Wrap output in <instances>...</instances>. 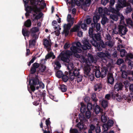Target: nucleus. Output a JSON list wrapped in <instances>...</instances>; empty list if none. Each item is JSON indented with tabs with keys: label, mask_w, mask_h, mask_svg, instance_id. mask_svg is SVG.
<instances>
[{
	"label": "nucleus",
	"mask_w": 133,
	"mask_h": 133,
	"mask_svg": "<svg viewBox=\"0 0 133 133\" xmlns=\"http://www.w3.org/2000/svg\"><path fill=\"white\" fill-rule=\"evenodd\" d=\"M71 51L69 50L63 51L61 53V59L64 62H68L69 61V58L70 56L73 54L76 57L79 58L80 56L77 52L80 53L82 50L79 48H77L76 47L73 46L70 48Z\"/></svg>",
	"instance_id": "1"
},
{
	"label": "nucleus",
	"mask_w": 133,
	"mask_h": 133,
	"mask_svg": "<svg viewBox=\"0 0 133 133\" xmlns=\"http://www.w3.org/2000/svg\"><path fill=\"white\" fill-rule=\"evenodd\" d=\"M93 30L92 28H90L88 34L90 37L92 38L90 41L92 44L95 47L97 48L98 50H101L102 49L100 47L99 44L95 39V38L98 41H100L101 40V36L99 34H93Z\"/></svg>",
	"instance_id": "2"
},
{
	"label": "nucleus",
	"mask_w": 133,
	"mask_h": 133,
	"mask_svg": "<svg viewBox=\"0 0 133 133\" xmlns=\"http://www.w3.org/2000/svg\"><path fill=\"white\" fill-rule=\"evenodd\" d=\"M66 63V65L69 70V76L71 80H73L75 78V75L78 73L79 70L76 67L74 68L72 63L70 62H65Z\"/></svg>",
	"instance_id": "3"
},
{
	"label": "nucleus",
	"mask_w": 133,
	"mask_h": 133,
	"mask_svg": "<svg viewBox=\"0 0 133 133\" xmlns=\"http://www.w3.org/2000/svg\"><path fill=\"white\" fill-rule=\"evenodd\" d=\"M74 18H71V16L68 14L67 16V20L69 23L67 24H64V25L63 31L62 32V34L65 33V36H67L69 33V30L70 29L71 25L73 24L74 22Z\"/></svg>",
	"instance_id": "4"
},
{
	"label": "nucleus",
	"mask_w": 133,
	"mask_h": 133,
	"mask_svg": "<svg viewBox=\"0 0 133 133\" xmlns=\"http://www.w3.org/2000/svg\"><path fill=\"white\" fill-rule=\"evenodd\" d=\"M97 55L101 58V61L104 63H107L108 58L110 57V54L108 52H97Z\"/></svg>",
	"instance_id": "5"
},
{
	"label": "nucleus",
	"mask_w": 133,
	"mask_h": 133,
	"mask_svg": "<svg viewBox=\"0 0 133 133\" xmlns=\"http://www.w3.org/2000/svg\"><path fill=\"white\" fill-rule=\"evenodd\" d=\"M101 73L99 70H97L95 72V76L97 78L101 77L102 78L106 75L108 69L107 67L102 66L101 68Z\"/></svg>",
	"instance_id": "6"
},
{
	"label": "nucleus",
	"mask_w": 133,
	"mask_h": 133,
	"mask_svg": "<svg viewBox=\"0 0 133 133\" xmlns=\"http://www.w3.org/2000/svg\"><path fill=\"white\" fill-rule=\"evenodd\" d=\"M126 0H118V2L117 5H116V9L118 11H119L121 8H123L124 7L129 6L130 3L127 2H125Z\"/></svg>",
	"instance_id": "7"
},
{
	"label": "nucleus",
	"mask_w": 133,
	"mask_h": 133,
	"mask_svg": "<svg viewBox=\"0 0 133 133\" xmlns=\"http://www.w3.org/2000/svg\"><path fill=\"white\" fill-rule=\"evenodd\" d=\"M33 6L32 8L30 6H27V7L25 8V11L26 12L25 14V16L26 17L28 16L29 15V14L33 11L34 13H37V12L39 11V10L37 8V6Z\"/></svg>",
	"instance_id": "8"
},
{
	"label": "nucleus",
	"mask_w": 133,
	"mask_h": 133,
	"mask_svg": "<svg viewBox=\"0 0 133 133\" xmlns=\"http://www.w3.org/2000/svg\"><path fill=\"white\" fill-rule=\"evenodd\" d=\"M90 67L85 66L84 69V76L88 77L91 81L94 79V75L90 72Z\"/></svg>",
	"instance_id": "9"
},
{
	"label": "nucleus",
	"mask_w": 133,
	"mask_h": 133,
	"mask_svg": "<svg viewBox=\"0 0 133 133\" xmlns=\"http://www.w3.org/2000/svg\"><path fill=\"white\" fill-rule=\"evenodd\" d=\"M43 0H30V3L32 5L40 6L41 8H44L46 5L45 3L42 2Z\"/></svg>",
	"instance_id": "10"
},
{
	"label": "nucleus",
	"mask_w": 133,
	"mask_h": 133,
	"mask_svg": "<svg viewBox=\"0 0 133 133\" xmlns=\"http://www.w3.org/2000/svg\"><path fill=\"white\" fill-rule=\"evenodd\" d=\"M89 41L87 38H85L82 40V43L83 45L82 48L84 50H86L89 49L91 47V45L89 43Z\"/></svg>",
	"instance_id": "11"
},
{
	"label": "nucleus",
	"mask_w": 133,
	"mask_h": 133,
	"mask_svg": "<svg viewBox=\"0 0 133 133\" xmlns=\"http://www.w3.org/2000/svg\"><path fill=\"white\" fill-rule=\"evenodd\" d=\"M38 80L37 77L35 79H30L29 82V85L30 86L31 89L34 92L35 90V88L34 85H36L37 83Z\"/></svg>",
	"instance_id": "12"
},
{
	"label": "nucleus",
	"mask_w": 133,
	"mask_h": 133,
	"mask_svg": "<svg viewBox=\"0 0 133 133\" xmlns=\"http://www.w3.org/2000/svg\"><path fill=\"white\" fill-rule=\"evenodd\" d=\"M98 12L99 14L101 15L103 14H106L107 15H109L111 14V12L109 11L108 8L107 9V8H104L103 10V8L100 7L98 8Z\"/></svg>",
	"instance_id": "13"
},
{
	"label": "nucleus",
	"mask_w": 133,
	"mask_h": 133,
	"mask_svg": "<svg viewBox=\"0 0 133 133\" xmlns=\"http://www.w3.org/2000/svg\"><path fill=\"white\" fill-rule=\"evenodd\" d=\"M61 54L58 57L57 59L55 60L54 62L52 63V64L54 65L55 69H56L58 70L61 67V65L59 63V59L60 57L61 58Z\"/></svg>",
	"instance_id": "14"
},
{
	"label": "nucleus",
	"mask_w": 133,
	"mask_h": 133,
	"mask_svg": "<svg viewBox=\"0 0 133 133\" xmlns=\"http://www.w3.org/2000/svg\"><path fill=\"white\" fill-rule=\"evenodd\" d=\"M110 92L112 97L114 99L116 98L118 101H120L122 98V96L119 95L118 94H116V92H115L114 91H110Z\"/></svg>",
	"instance_id": "15"
},
{
	"label": "nucleus",
	"mask_w": 133,
	"mask_h": 133,
	"mask_svg": "<svg viewBox=\"0 0 133 133\" xmlns=\"http://www.w3.org/2000/svg\"><path fill=\"white\" fill-rule=\"evenodd\" d=\"M44 45L46 49L48 51H49L51 49V41L48 40L46 39H44L43 41Z\"/></svg>",
	"instance_id": "16"
},
{
	"label": "nucleus",
	"mask_w": 133,
	"mask_h": 133,
	"mask_svg": "<svg viewBox=\"0 0 133 133\" xmlns=\"http://www.w3.org/2000/svg\"><path fill=\"white\" fill-rule=\"evenodd\" d=\"M119 34L121 36L125 35L128 31V30L126 27L122 25H119Z\"/></svg>",
	"instance_id": "17"
},
{
	"label": "nucleus",
	"mask_w": 133,
	"mask_h": 133,
	"mask_svg": "<svg viewBox=\"0 0 133 133\" xmlns=\"http://www.w3.org/2000/svg\"><path fill=\"white\" fill-rule=\"evenodd\" d=\"M38 29L36 27H34L32 28L31 30V36L33 38H35V39H37L38 37V36L35 34V33L38 31Z\"/></svg>",
	"instance_id": "18"
},
{
	"label": "nucleus",
	"mask_w": 133,
	"mask_h": 133,
	"mask_svg": "<svg viewBox=\"0 0 133 133\" xmlns=\"http://www.w3.org/2000/svg\"><path fill=\"white\" fill-rule=\"evenodd\" d=\"M39 7H37L39 10V11L37 12V13H34L33 14V16L34 17V18L33 19V21H35V20L36 19H38L40 18L42 16L43 14L42 13L40 12V9H43L41 8L40 6H39ZM44 8H43V9Z\"/></svg>",
	"instance_id": "19"
},
{
	"label": "nucleus",
	"mask_w": 133,
	"mask_h": 133,
	"mask_svg": "<svg viewBox=\"0 0 133 133\" xmlns=\"http://www.w3.org/2000/svg\"><path fill=\"white\" fill-rule=\"evenodd\" d=\"M39 7H37L39 10V11L37 12V13H34L33 14V16L34 17V18L33 19V21H35V20L36 19H38L40 18L42 16L43 14L42 13L40 12V9H43L41 8L40 6H39ZM44 8H43V9Z\"/></svg>",
	"instance_id": "20"
},
{
	"label": "nucleus",
	"mask_w": 133,
	"mask_h": 133,
	"mask_svg": "<svg viewBox=\"0 0 133 133\" xmlns=\"http://www.w3.org/2000/svg\"><path fill=\"white\" fill-rule=\"evenodd\" d=\"M88 61L89 62V64H87L88 65L87 66L89 67V66L91 65L90 64L91 63H96L97 61V59L95 58H94L92 55L89 54H88Z\"/></svg>",
	"instance_id": "21"
},
{
	"label": "nucleus",
	"mask_w": 133,
	"mask_h": 133,
	"mask_svg": "<svg viewBox=\"0 0 133 133\" xmlns=\"http://www.w3.org/2000/svg\"><path fill=\"white\" fill-rule=\"evenodd\" d=\"M123 47V45H119L117 48V50L119 51L120 52V54L121 57H123L125 56L127 54L125 50L124 49L121 50L120 48H122Z\"/></svg>",
	"instance_id": "22"
},
{
	"label": "nucleus",
	"mask_w": 133,
	"mask_h": 133,
	"mask_svg": "<svg viewBox=\"0 0 133 133\" xmlns=\"http://www.w3.org/2000/svg\"><path fill=\"white\" fill-rule=\"evenodd\" d=\"M111 12V14L109 15H110V17L111 19L115 21H117L118 19V17L117 15L119 14L118 12H112L111 11L109 10Z\"/></svg>",
	"instance_id": "23"
},
{
	"label": "nucleus",
	"mask_w": 133,
	"mask_h": 133,
	"mask_svg": "<svg viewBox=\"0 0 133 133\" xmlns=\"http://www.w3.org/2000/svg\"><path fill=\"white\" fill-rule=\"evenodd\" d=\"M123 87V85L121 83H117L114 86V89L112 91H115V92H116L115 91H118L122 89Z\"/></svg>",
	"instance_id": "24"
},
{
	"label": "nucleus",
	"mask_w": 133,
	"mask_h": 133,
	"mask_svg": "<svg viewBox=\"0 0 133 133\" xmlns=\"http://www.w3.org/2000/svg\"><path fill=\"white\" fill-rule=\"evenodd\" d=\"M115 3V0H110V6L108 8V9L112 12H118L117 11V10L116 9V10L114 8L112 7V6Z\"/></svg>",
	"instance_id": "25"
},
{
	"label": "nucleus",
	"mask_w": 133,
	"mask_h": 133,
	"mask_svg": "<svg viewBox=\"0 0 133 133\" xmlns=\"http://www.w3.org/2000/svg\"><path fill=\"white\" fill-rule=\"evenodd\" d=\"M39 66V64L37 63H34L31 69V74L34 73L36 71V69Z\"/></svg>",
	"instance_id": "26"
},
{
	"label": "nucleus",
	"mask_w": 133,
	"mask_h": 133,
	"mask_svg": "<svg viewBox=\"0 0 133 133\" xmlns=\"http://www.w3.org/2000/svg\"><path fill=\"white\" fill-rule=\"evenodd\" d=\"M91 0H85L81 5L82 8L85 10H86V8L90 5Z\"/></svg>",
	"instance_id": "27"
},
{
	"label": "nucleus",
	"mask_w": 133,
	"mask_h": 133,
	"mask_svg": "<svg viewBox=\"0 0 133 133\" xmlns=\"http://www.w3.org/2000/svg\"><path fill=\"white\" fill-rule=\"evenodd\" d=\"M51 57H52V58L54 59L55 58V56L54 55V53L52 52H50L46 56L45 59H42L41 60V61L44 62L45 60H46L47 59H48Z\"/></svg>",
	"instance_id": "28"
},
{
	"label": "nucleus",
	"mask_w": 133,
	"mask_h": 133,
	"mask_svg": "<svg viewBox=\"0 0 133 133\" xmlns=\"http://www.w3.org/2000/svg\"><path fill=\"white\" fill-rule=\"evenodd\" d=\"M91 27L90 28H92L93 30H96V29L97 31H99L100 30L101 28L100 24V23H98L95 25V24L92 23L91 24Z\"/></svg>",
	"instance_id": "29"
},
{
	"label": "nucleus",
	"mask_w": 133,
	"mask_h": 133,
	"mask_svg": "<svg viewBox=\"0 0 133 133\" xmlns=\"http://www.w3.org/2000/svg\"><path fill=\"white\" fill-rule=\"evenodd\" d=\"M81 23V22H79L77 25H75L71 29V31L72 32H77L79 31Z\"/></svg>",
	"instance_id": "30"
},
{
	"label": "nucleus",
	"mask_w": 133,
	"mask_h": 133,
	"mask_svg": "<svg viewBox=\"0 0 133 133\" xmlns=\"http://www.w3.org/2000/svg\"><path fill=\"white\" fill-rule=\"evenodd\" d=\"M108 79L109 83L110 84H112L113 83L114 79L112 74H109L108 75Z\"/></svg>",
	"instance_id": "31"
},
{
	"label": "nucleus",
	"mask_w": 133,
	"mask_h": 133,
	"mask_svg": "<svg viewBox=\"0 0 133 133\" xmlns=\"http://www.w3.org/2000/svg\"><path fill=\"white\" fill-rule=\"evenodd\" d=\"M101 16L102 18L101 21V23L103 25H104L108 22V19L105 17V14L101 15Z\"/></svg>",
	"instance_id": "32"
},
{
	"label": "nucleus",
	"mask_w": 133,
	"mask_h": 133,
	"mask_svg": "<svg viewBox=\"0 0 133 133\" xmlns=\"http://www.w3.org/2000/svg\"><path fill=\"white\" fill-rule=\"evenodd\" d=\"M106 113L105 112H102V116L101 119L102 121L103 122H106L107 120V118L105 116Z\"/></svg>",
	"instance_id": "33"
},
{
	"label": "nucleus",
	"mask_w": 133,
	"mask_h": 133,
	"mask_svg": "<svg viewBox=\"0 0 133 133\" xmlns=\"http://www.w3.org/2000/svg\"><path fill=\"white\" fill-rule=\"evenodd\" d=\"M76 76V80L78 82H81L82 79V76L79 74V72L75 75V78Z\"/></svg>",
	"instance_id": "34"
},
{
	"label": "nucleus",
	"mask_w": 133,
	"mask_h": 133,
	"mask_svg": "<svg viewBox=\"0 0 133 133\" xmlns=\"http://www.w3.org/2000/svg\"><path fill=\"white\" fill-rule=\"evenodd\" d=\"M102 110L98 105H96L95 109V112L96 114H98L99 112H102Z\"/></svg>",
	"instance_id": "35"
},
{
	"label": "nucleus",
	"mask_w": 133,
	"mask_h": 133,
	"mask_svg": "<svg viewBox=\"0 0 133 133\" xmlns=\"http://www.w3.org/2000/svg\"><path fill=\"white\" fill-rule=\"evenodd\" d=\"M102 88V85L100 83L96 84L94 86V90L95 91H99Z\"/></svg>",
	"instance_id": "36"
},
{
	"label": "nucleus",
	"mask_w": 133,
	"mask_h": 133,
	"mask_svg": "<svg viewBox=\"0 0 133 133\" xmlns=\"http://www.w3.org/2000/svg\"><path fill=\"white\" fill-rule=\"evenodd\" d=\"M81 107L80 109L82 113H83L85 112L86 111V106L83 103H81Z\"/></svg>",
	"instance_id": "37"
},
{
	"label": "nucleus",
	"mask_w": 133,
	"mask_h": 133,
	"mask_svg": "<svg viewBox=\"0 0 133 133\" xmlns=\"http://www.w3.org/2000/svg\"><path fill=\"white\" fill-rule=\"evenodd\" d=\"M32 39H31L29 41V46L30 47L33 46L35 45L36 42V40L37 39H35V38H33L32 37Z\"/></svg>",
	"instance_id": "38"
},
{
	"label": "nucleus",
	"mask_w": 133,
	"mask_h": 133,
	"mask_svg": "<svg viewBox=\"0 0 133 133\" xmlns=\"http://www.w3.org/2000/svg\"><path fill=\"white\" fill-rule=\"evenodd\" d=\"M100 17V15H97L93 17V21L94 23L97 22Z\"/></svg>",
	"instance_id": "39"
},
{
	"label": "nucleus",
	"mask_w": 133,
	"mask_h": 133,
	"mask_svg": "<svg viewBox=\"0 0 133 133\" xmlns=\"http://www.w3.org/2000/svg\"><path fill=\"white\" fill-rule=\"evenodd\" d=\"M100 17V15H97L93 17V21L94 23L97 22Z\"/></svg>",
	"instance_id": "40"
},
{
	"label": "nucleus",
	"mask_w": 133,
	"mask_h": 133,
	"mask_svg": "<svg viewBox=\"0 0 133 133\" xmlns=\"http://www.w3.org/2000/svg\"><path fill=\"white\" fill-rule=\"evenodd\" d=\"M113 32L115 34H117L118 33H119V26L118 27H116V25H115Z\"/></svg>",
	"instance_id": "41"
},
{
	"label": "nucleus",
	"mask_w": 133,
	"mask_h": 133,
	"mask_svg": "<svg viewBox=\"0 0 133 133\" xmlns=\"http://www.w3.org/2000/svg\"><path fill=\"white\" fill-rule=\"evenodd\" d=\"M105 45L106 46L111 48L113 46L114 43L112 41H107L105 42Z\"/></svg>",
	"instance_id": "42"
},
{
	"label": "nucleus",
	"mask_w": 133,
	"mask_h": 133,
	"mask_svg": "<svg viewBox=\"0 0 133 133\" xmlns=\"http://www.w3.org/2000/svg\"><path fill=\"white\" fill-rule=\"evenodd\" d=\"M101 102L103 108H105L107 106L108 102L107 101L103 99L101 101Z\"/></svg>",
	"instance_id": "43"
},
{
	"label": "nucleus",
	"mask_w": 133,
	"mask_h": 133,
	"mask_svg": "<svg viewBox=\"0 0 133 133\" xmlns=\"http://www.w3.org/2000/svg\"><path fill=\"white\" fill-rule=\"evenodd\" d=\"M22 34L24 36H28L29 35V32L26 29H23L22 30Z\"/></svg>",
	"instance_id": "44"
},
{
	"label": "nucleus",
	"mask_w": 133,
	"mask_h": 133,
	"mask_svg": "<svg viewBox=\"0 0 133 133\" xmlns=\"http://www.w3.org/2000/svg\"><path fill=\"white\" fill-rule=\"evenodd\" d=\"M46 68V67L44 65L41 63V66L40 67L39 71L41 72L44 71Z\"/></svg>",
	"instance_id": "45"
},
{
	"label": "nucleus",
	"mask_w": 133,
	"mask_h": 133,
	"mask_svg": "<svg viewBox=\"0 0 133 133\" xmlns=\"http://www.w3.org/2000/svg\"><path fill=\"white\" fill-rule=\"evenodd\" d=\"M31 22L29 19L27 20L24 23V25L27 27H29L31 26Z\"/></svg>",
	"instance_id": "46"
},
{
	"label": "nucleus",
	"mask_w": 133,
	"mask_h": 133,
	"mask_svg": "<svg viewBox=\"0 0 133 133\" xmlns=\"http://www.w3.org/2000/svg\"><path fill=\"white\" fill-rule=\"evenodd\" d=\"M130 4L129 6H129L127 7L125 9V12L127 14L130 12L132 11V8L130 6Z\"/></svg>",
	"instance_id": "47"
},
{
	"label": "nucleus",
	"mask_w": 133,
	"mask_h": 133,
	"mask_svg": "<svg viewBox=\"0 0 133 133\" xmlns=\"http://www.w3.org/2000/svg\"><path fill=\"white\" fill-rule=\"evenodd\" d=\"M60 88L62 92H65L66 91V87L64 85L62 84L61 85Z\"/></svg>",
	"instance_id": "48"
},
{
	"label": "nucleus",
	"mask_w": 133,
	"mask_h": 133,
	"mask_svg": "<svg viewBox=\"0 0 133 133\" xmlns=\"http://www.w3.org/2000/svg\"><path fill=\"white\" fill-rule=\"evenodd\" d=\"M68 77H69V74L68 76L63 75L62 77V79L63 81L64 82H66L68 80ZM69 78L70 79V78ZM70 80H71V79Z\"/></svg>",
	"instance_id": "49"
},
{
	"label": "nucleus",
	"mask_w": 133,
	"mask_h": 133,
	"mask_svg": "<svg viewBox=\"0 0 133 133\" xmlns=\"http://www.w3.org/2000/svg\"><path fill=\"white\" fill-rule=\"evenodd\" d=\"M56 75L59 78L62 77L63 75L62 72L60 70L57 72L56 73Z\"/></svg>",
	"instance_id": "50"
},
{
	"label": "nucleus",
	"mask_w": 133,
	"mask_h": 133,
	"mask_svg": "<svg viewBox=\"0 0 133 133\" xmlns=\"http://www.w3.org/2000/svg\"><path fill=\"white\" fill-rule=\"evenodd\" d=\"M110 127L107 123L104 124L103 125V129L104 131H107L109 128Z\"/></svg>",
	"instance_id": "51"
},
{
	"label": "nucleus",
	"mask_w": 133,
	"mask_h": 133,
	"mask_svg": "<svg viewBox=\"0 0 133 133\" xmlns=\"http://www.w3.org/2000/svg\"><path fill=\"white\" fill-rule=\"evenodd\" d=\"M91 97L93 101L95 102H96L97 101V99L96 97V94L95 93H93L91 95Z\"/></svg>",
	"instance_id": "52"
},
{
	"label": "nucleus",
	"mask_w": 133,
	"mask_h": 133,
	"mask_svg": "<svg viewBox=\"0 0 133 133\" xmlns=\"http://www.w3.org/2000/svg\"><path fill=\"white\" fill-rule=\"evenodd\" d=\"M113 124L114 122L111 119H109L108 122L107 124L109 125V127H110L113 125Z\"/></svg>",
	"instance_id": "53"
},
{
	"label": "nucleus",
	"mask_w": 133,
	"mask_h": 133,
	"mask_svg": "<svg viewBox=\"0 0 133 133\" xmlns=\"http://www.w3.org/2000/svg\"><path fill=\"white\" fill-rule=\"evenodd\" d=\"M91 112L90 111H87L85 112V116L86 117L88 118H89L91 116Z\"/></svg>",
	"instance_id": "54"
},
{
	"label": "nucleus",
	"mask_w": 133,
	"mask_h": 133,
	"mask_svg": "<svg viewBox=\"0 0 133 133\" xmlns=\"http://www.w3.org/2000/svg\"><path fill=\"white\" fill-rule=\"evenodd\" d=\"M120 70L121 72L126 71V66L125 65H123L120 68Z\"/></svg>",
	"instance_id": "55"
},
{
	"label": "nucleus",
	"mask_w": 133,
	"mask_h": 133,
	"mask_svg": "<svg viewBox=\"0 0 133 133\" xmlns=\"http://www.w3.org/2000/svg\"><path fill=\"white\" fill-rule=\"evenodd\" d=\"M57 30L55 31V34L57 36H58L60 34V30H61V28L59 27H58Z\"/></svg>",
	"instance_id": "56"
},
{
	"label": "nucleus",
	"mask_w": 133,
	"mask_h": 133,
	"mask_svg": "<svg viewBox=\"0 0 133 133\" xmlns=\"http://www.w3.org/2000/svg\"><path fill=\"white\" fill-rule=\"evenodd\" d=\"M127 23L128 25H132V22L130 18H128L126 19Z\"/></svg>",
	"instance_id": "57"
},
{
	"label": "nucleus",
	"mask_w": 133,
	"mask_h": 133,
	"mask_svg": "<svg viewBox=\"0 0 133 133\" xmlns=\"http://www.w3.org/2000/svg\"><path fill=\"white\" fill-rule=\"evenodd\" d=\"M120 23L121 24L125 25L124 22V17L122 15H120Z\"/></svg>",
	"instance_id": "58"
},
{
	"label": "nucleus",
	"mask_w": 133,
	"mask_h": 133,
	"mask_svg": "<svg viewBox=\"0 0 133 133\" xmlns=\"http://www.w3.org/2000/svg\"><path fill=\"white\" fill-rule=\"evenodd\" d=\"M128 67L131 69H132L133 67V62L131 61H129L128 63Z\"/></svg>",
	"instance_id": "59"
},
{
	"label": "nucleus",
	"mask_w": 133,
	"mask_h": 133,
	"mask_svg": "<svg viewBox=\"0 0 133 133\" xmlns=\"http://www.w3.org/2000/svg\"><path fill=\"white\" fill-rule=\"evenodd\" d=\"M52 24L53 26H55V29H58L59 26V25H58V26L57 27L56 26L57 25V23L56 21H53L52 22Z\"/></svg>",
	"instance_id": "60"
},
{
	"label": "nucleus",
	"mask_w": 133,
	"mask_h": 133,
	"mask_svg": "<svg viewBox=\"0 0 133 133\" xmlns=\"http://www.w3.org/2000/svg\"><path fill=\"white\" fill-rule=\"evenodd\" d=\"M92 105L91 103H89L88 104L87 106V109L89 110L90 111L91 110L92 108Z\"/></svg>",
	"instance_id": "61"
},
{
	"label": "nucleus",
	"mask_w": 133,
	"mask_h": 133,
	"mask_svg": "<svg viewBox=\"0 0 133 133\" xmlns=\"http://www.w3.org/2000/svg\"><path fill=\"white\" fill-rule=\"evenodd\" d=\"M122 72V77L125 78L127 77V74L126 71Z\"/></svg>",
	"instance_id": "62"
},
{
	"label": "nucleus",
	"mask_w": 133,
	"mask_h": 133,
	"mask_svg": "<svg viewBox=\"0 0 133 133\" xmlns=\"http://www.w3.org/2000/svg\"><path fill=\"white\" fill-rule=\"evenodd\" d=\"M70 133H78V131L76 129L71 128L70 130Z\"/></svg>",
	"instance_id": "63"
},
{
	"label": "nucleus",
	"mask_w": 133,
	"mask_h": 133,
	"mask_svg": "<svg viewBox=\"0 0 133 133\" xmlns=\"http://www.w3.org/2000/svg\"><path fill=\"white\" fill-rule=\"evenodd\" d=\"M123 62L124 61L122 59H118L116 63L118 65H119L123 63Z\"/></svg>",
	"instance_id": "64"
}]
</instances>
